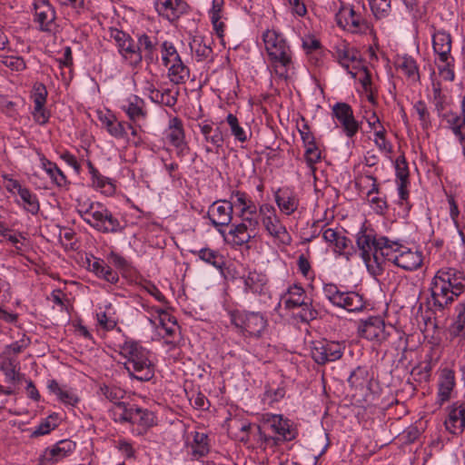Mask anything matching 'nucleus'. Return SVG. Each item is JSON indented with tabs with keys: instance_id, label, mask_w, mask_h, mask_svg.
Returning <instances> with one entry per match:
<instances>
[{
	"instance_id": "obj_17",
	"label": "nucleus",
	"mask_w": 465,
	"mask_h": 465,
	"mask_svg": "<svg viewBox=\"0 0 465 465\" xmlns=\"http://www.w3.org/2000/svg\"><path fill=\"white\" fill-rule=\"evenodd\" d=\"M332 114L348 137L351 138L357 134L360 124L355 120L351 105L346 103H337L332 107Z\"/></svg>"
},
{
	"instance_id": "obj_14",
	"label": "nucleus",
	"mask_w": 465,
	"mask_h": 465,
	"mask_svg": "<svg viewBox=\"0 0 465 465\" xmlns=\"http://www.w3.org/2000/svg\"><path fill=\"white\" fill-rule=\"evenodd\" d=\"M233 206L231 202L220 200L210 205L207 217L211 223L221 234H224L223 228L227 227L232 220Z\"/></svg>"
},
{
	"instance_id": "obj_60",
	"label": "nucleus",
	"mask_w": 465,
	"mask_h": 465,
	"mask_svg": "<svg viewBox=\"0 0 465 465\" xmlns=\"http://www.w3.org/2000/svg\"><path fill=\"white\" fill-rule=\"evenodd\" d=\"M96 275L104 279L110 283H116L119 280L118 273L106 263L102 264V267L97 272Z\"/></svg>"
},
{
	"instance_id": "obj_10",
	"label": "nucleus",
	"mask_w": 465,
	"mask_h": 465,
	"mask_svg": "<svg viewBox=\"0 0 465 465\" xmlns=\"http://www.w3.org/2000/svg\"><path fill=\"white\" fill-rule=\"evenodd\" d=\"M231 322L251 336L260 337L267 326V320L260 312L232 311L230 313Z\"/></svg>"
},
{
	"instance_id": "obj_27",
	"label": "nucleus",
	"mask_w": 465,
	"mask_h": 465,
	"mask_svg": "<svg viewBox=\"0 0 465 465\" xmlns=\"http://www.w3.org/2000/svg\"><path fill=\"white\" fill-rule=\"evenodd\" d=\"M275 202L280 210L287 215L293 213L299 206L298 199L288 190H279L275 193Z\"/></svg>"
},
{
	"instance_id": "obj_55",
	"label": "nucleus",
	"mask_w": 465,
	"mask_h": 465,
	"mask_svg": "<svg viewBox=\"0 0 465 465\" xmlns=\"http://www.w3.org/2000/svg\"><path fill=\"white\" fill-rule=\"evenodd\" d=\"M396 176L400 182H409L408 163L403 155L399 156L395 162Z\"/></svg>"
},
{
	"instance_id": "obj_28",
	"label": "nucleus",
	"mask_w": 465,
	"mask_h": 465,
	"mask_svg": "<svg viewBox=\"0 0 465 465\" xmlns=\"http://www.w3.org/2000/svg\"><path fill=\"white\" fill-rule=\"evenodd\" d=\"M455 385L454 372L450 370H443L439 381V399L441 402L450 399V392Z\"/></svg>"
},
{
	"instance_id": "obj_59",
	"label": "nucleus",
	"mask_w": 465,
	"mask_h": 465,
	"mask_svg": "<svg viewBox=\"0 0 465 465\" xmlns=\"http://www.w3.org/2000/svg\"><path fill=\"white\" fill-rule=\"evenodd\" d=\"M323 293L328 301L336 306L338 300L341 296V291L333 283H327L323 287Z\"/></svg>"
},
{
	"instance_id": "obj_6",
	"label": "nucleus",
	"mask_w": 465,
	"mask_h": 465,
	"mask_svg": "<svg viewBox=\"0 0 465 465\" xmlns=\"http://www.w3.org/2000/svg\"><path fill=\"white\" fill-rule=\"evenodd\" d=\"M82 219L95 230L104 233H114L122 230L117 218L106 208L95 209L94 203H91L85 210H79Z\"/></svg>"
},
{
	"instance_id": "obj_3",
	"label": "nucleus",
	"mask_w": 465,
	"mask_h": 465,
	"mask_svg": "<svg viewBox=\"0 0 465 465\" xmlns=\"http://www.w3.org/2000/svg\"><path fill=\"white\" fill-rule=\"evenodd\" d=\"M120 354L127 359L124 368L129 375L141 381H148L154 376V367L149 358V351L134 341H126L119 346Z\"/></svg>"
},
{
	"instance_id": "obj_44",
	"label": "nucleus",
	"mask_w": 465,
	"mask_h": 465,
	"mask_svg": "<svg viewBox=\"0 0 465 465\" xmlns=\"http://www.w3.org/2000/svg\"><path fill=\"white\" fill-rule=\"evenodd\" d=\"M193 455L196 458L203 457L209 452L207 435L202 432H195L192 444Z\"/></svg>"
},
{
	"instance_id": "obj_34",
	"label": "nucleus",
	"mask_w": 465,
	"mask_h": 465,
	"mask_svg": "<svg viewBox=\"0 0 465 465\" xmlns=\"http://www.w3.org/2000/svg\"><path fill=\"white\" fill-rule=\"evenodd\" d=\"M134 405L118 402L110 410L113 420L119 423H130Z\"/></svg>"
},
{
	"instance_id": "obj_29",
	"label": "nucleus",
	"mask_w": 465,
	"mask_h": 465,
	"mask_svg": "<svg viewBox=\"0 0 465 465\" xmlns=\"http://www.w3.org/2000/svg\"><path fill=\"white\" fill-rule=\"evenodd\" d=\"M200 132L204 136V140L216 148L222 147L223 143V135L219 126L213 127L207 123L199 124Z\"/></svg>"
},
{
	"instance_id": "obj_2",
	"label": "nucleus",
	"mask_w": 465,
	"mask_h": 465,
	"mask_svg": "<svg viewBox=\"0 0 465 465\" xmlns=\"http://www.w3.org/2000/svg\"><path fill=\"white\" fill-rule=\"evenodd\" d=\"M356 244L370 273L374 276L381 275L383 272L384 258L392 249L389 239H377L371 230L362 228L356 235Z\"/></svg>"
},
{
	"instance_id": "obj_64",
	"label": "nucleus",
	"mask_w": 465,
	"mask_h": 465,
	"mask_svg": "<svg viewBox=\"0 0 465 465\" xmlns=\"http://www.w3.org/2000/svg\"><path fill=\"white\" fill-rule=\"evenodd\" d=\"M116 447L126 458H133L134 456V450L127 440H119Z\"/></svg>"
},
{
	"instance_id": "obj_36",
	"label": "nucleus",
	"mask_w": 465,
	"mask_h": 465,
	"mask_svg": "<svg viewBox=\"0 0 465 465\" xmlns=\"http://www.w3.org/2000/svg\"><path fill=\"white\" fill-rule=\"evenodd\" d=\"M143 104V100L134 95L133 99H130L126 104L122 106V109L126 113L129 119L134 122L145 116Z\"/></svg>"
},
{
	"instance_id": "obj_46",
	"label": "nucleus",
	"mask_w": 465,
	"mask_h": 465,
	"mask_svg": "<svg viewBox=\"0 0 465 465\" xmlns=\"http://www.w3.org/2000/svg\"><path fill=\"white\" fill-rule=\"evenodd\" d=\"M100 392L111 401L114 406L118 402H123L121 400L125 396V391L117 386L103 385L100 387Z\"/></svg>"
},
{
	"instance_id": "obj_26",
	"label": "nucleus",
	"mask_w": 465,
	"mask_h": 465,
	"mask_svg": "<svg viewBox=\"0 0 465 465\" xmlns=\"http://www.w3.org/2000/svg\"><path fill=\"white\" fill-rule=\"evenodd\" d=\"M267 282L268 280L265 274L256 271L250 272L244 278L245 292L265 294L267 291Z\"/></svg>"
},
{
	"instance_id": "obj_63",
	"label": "nucleus",
	"mask_w": 465,
	"mask_h": 465,
	"mask_svg": "<svg viewBox=\"0 0 465 465\" xmlns=\"http://www.w3.org/2000/svg\"><path fill=\"white\" fill-rule=\"evenodd\" d=\"M444 65L442 67L439 66V73L440 76L446 81H453L455 77L454 71L452 69V64L450 62V59L447 62H442Z\"/></svg>"
},
{
	"instance_id": "obj_61",
	"label": "nucleus",
	"mask_w": 465,
	"mask_h": 465,
	"mask_svg": "<svg viewBox=\"0 0 465 465\" xmlns=\"http://www.w3.org/2000/svg\"><path fill=\"white\" fill-rule=\"evenodd\" d=\"M298 131L301 134L304 145L315 143L314 136L312 133L310 131V127L308 124L305 122L304 118H302V125H298Z\"/></svg>"
},
{
	"instance_id": "obj_4",
	"label": "nucleus",
	"mask_w": 465,
	"mask_h": 465,
	"mask_svg": "<svg viewBox=\"0 0 465 465\" xmlns=\"http://www.w3.org/2000/svg\"><path fill=\"white\" fill-rule=\"evenodd\" d=\"M265 49L274 63L273 71L282 79L287 78L288 66L292 63L291 50L282 35L267 30L262 35Z\"/></svg>"
},
{
	"instance_id": "obj_50",
	"label": "nucleus",
	"mask_w": 465,
	"mask_h": 465,
	"mask_svg": "<svg viewBox=\"0 0 465 465\" xmlns=\"http://www.w3.org/2000/svg\"><path fill=\"white\" fill-rule=\"evenodd\" d=\"M226 122L231 128L232 134L236 140L242 143L247 141V134L243 128L240 126L238 119L234 114H229L226 117Z\"/></svg>"
},
{
	"instance_id": "obj_18",
	"label": "nucleus",
	"mask_w": 465,
	"mask_h": 465,
	"mask_svg": "<svg viewBox=\"0 0 465 465\" xmlns=\"http://www.w3.org/2000/svg\"><path fill=\"white\" fill-rule=\"evenodd\" d=\"M153 5L157 14L170 22L176 21L188 9L183 0H154Z\"/></svg>"
},
{
	"instance_id": "obj_24",
	"label": "nucleus",
	"mask_w": 465,
	"mask_h": 465,
	"mask_svg": "<svg viewBox=\"0 0 465 465\" xmlns=\"http://www.w3.org/2000/svg\"><path fill=\"white\" fill-rule=\"evenodd\" d=\"M446 429L453 433L458 434L463 431L465 428V405L454 404L450 411L448 419L445 420Z\"/></svg>"
},
{
	"instance_id": "obj_47",
	"label": "nucleus",
	"mask_w": 465,
	"mask_h": 465,
	"mask_svg": "<svg viewBox=\"0 0 465 465\" xmlns=\"http://www.w3.org/2000/svg\"><path fill=\"white\" fill-rule=\"evenodd\" d=\"M103 123L105 124L108 133L117 138L122 139L126 137L125 124L126 123L119 122L115 118H106Z\"/></svg>"
},
{
	"instance_id": "obj_38",
	"label": "nucleus",
	"mask_w": 465,
	"mask_h": 465,
	"mask_svg": "<svg viewBox=\"0 0 465 465\" xmlns=\"http://www.w3.org/2000/svg\"><path fill=\"white\" fill-rule=\"evenodd\" d=\"M336 55L341 66L349 68L351 63H359V52L343 45L336 50Z\"/></svg>"
},
{
	"instance_id": "obj_31",
	"label": "nucleus",
	"mask_w": 465,
	"mask_h": 465,
	"mask_svg": "<svg viewBox=\"0 0 465 465\" xmlns=\"http://www.w3.org/2000/svg\"><path fill=\"white\" fill-rule=\"evenodd\" d=\"M192 253L197 254L199 258L206 263L213 265L216 269L222 270L224 265V259L217 251L210 248H203L199 251H192Z\"/></svg>"
},
{
	"instance_id": "obj_37",
	"label": "nucleus",
	"mask_w": 465,
	"mask_h": 465,
	"mask_svg": "<svg viewBox=\"0 0 465 465\" xmlns=\"http://www.w3.org/2000/svg\"><path fill=\"white\" fill-rule=\"evenodd\" d=\"M452 337H465V300L457 306V318L450 327Z\"/></svg>"
},
{
	"instance_id": "obj_20",
	"label": "nucleus",
	"mask_w": 465,
	"mask_h": 465,
	"mask_svg": "<svg viewBox=\"0 0 465 465\" xmlns=\"http://www.w3.org/2000/svg\"><path fill=\"white\" fill-rule=\"evenodd\" d=\"M32 97L35 103L33 112L35 121L39 124H46L49 119V114L45 109L47 97V90L45 85L42 83H35L33 86Z\"/></svg>"
},
{
	"instance_id": "obj_19",
	"label": "nucleus",
	"mask_w": 465,
	"mask_h": 465,
	"mask_svg": "<svg viewBox=\"0 0 465 465\" xmlns=\"http://www.w3.org/2000/svg\"><path fill=\"white\" fill-rule=\"evenodd\" d=\"M35 22L39 24V29L50 32L55 20V12L47 0H34Z\"/></svg>"
},
{
	"instance_id": "obj_12",
	"label": "nucleus",
	"mask_w": 465,
	"mask_h": 465,
	"mask_svg": "<svg viewBox=\"0 0 465 465\" xmlns=\"http://www.w3.org/2000/svg\"><path fill=\"white\" fill-rule=\"evenodd\" d=\"M344 347L337 341L327 340L314 341L311 345V355L318 364L324 365L341 358Z\"/></svg>"
},
{
	"instance_id": "obj_41",
	"label": "nucleus",
	"mask_w": 465,
	"mask_h": 465,
	"mask_svg": "<svg viewBox=\"0 0 465 465\" xmlns=\"http://www.w3.org/2000/svg\"><path fill=\"white\" fill-rule=\"evenodd\" d=\"M432 97L431 102L434 104L435 110L438 115H441L446 109L448 104L447 96L441 90L440 83L438 81H432Z\"/></svg>"
},
{
	"instance_id": "obj_56",
	"label": "nucleus",
	"mask_w": 465,
	"mask_h": 465,
	"mask_svg": "<svg viewBox=\"0 0 465 465\" xmlns=\"http://www.w3.org/2000/svg\"><path fill=\"white\" fill-rule=\"evenodd\" d=\"M414 110L419 115V119L424 128H427L430 124V113L427 109L425 102L420 100L415 103Z\"/></svg>"
},
{
	"instance_id": "obj_11",
	"label": "nucleus",
	"mask_w": 465,
	"mask_h": 465,
	"mask_svg": "<svg viewBox=\"0 0 465 465\" xmlns=\"http://www.w3.org/2000/svg\"><path fill=\"white\" fill-rule=\"evenodd\" d=\"M111 37L115 41L117 49L122 57L128 62V64L135 67L143 61V54H140L137 44L126 33L114 29L111 31Z\"/></svg>"
},
{
	"instance_id": "obj_53",
	"label": "nucleus",
	"mask_w": 465,
	"mask_h": 465,
	"mask_svg": "<svg viewBox=\"0 0 465 465\" xmlns=\"http://www.w3.org/2000/svg\"><path fill=\"white\" fill-rule=\"evenodd\" d=\"M151 98L153 101H155L159 104H163L167 106H173L177 102L176 97L171 94L170 90H165L164 92L152 90Z\"/></svg>"
},
{
	"instance_id": "obj_54",
	"label": "nucleus",
	"mask_w": 465,
	"mask_h": 465,
	"mask_svg": "<svg viewBox=\"0 0 465 465\" xmlns=\"http://www.w3.org/2000/svg\"><path fill=\"white\" fill-rule=\"evenodd\" d=\"M306 150L304 153L305 160L308 165L311 168H313V165L320 162L322 158V153L315 143L305 145Z\"/></svg>"
},
{
	"instance_id": "obj_5",
	"label": "nucleus",
	"mask_w": 465,
	"mask_h": 465,
	"mask_svg": "<svg viewBox=\"0 0 465 465\" xmlns=\"http://www.w3.org/2000/svg\"><path fill=\"white\" fill-rule=\"evenodd\" d=\"M264 426L269 427L277 436L266 435L262 430V428L257 426L256 430L260 447H274L279 445L282 441L292 440L297 435L296 429L293 427L292 422L288 419H284L282 415H266L264 417Z\"/></svg>"
},
{
	"instance_id": "obj_22",
	"label": "nucleus",
	"mask_w": 465,
	"mask_h": 465,
	"mask_svg": "<svg viewBox=\"0 0 465 465\" xmlns=\"http://www.w3.org/2000/svg\"><path fill=\"white\" fill-rule=\"evenodd\" d=\"M440 117L446 122L447 127L452 131L454 135L459 138L460 142L465 140V95L461 103V114H458L452 111L443 113Z\"/></svg>"
},
{
	"instance_id": "obj_43",
	"label": "nucleus",
	"mask_w": 465,
	"mask_h": 465,
	"mask_svg": "<svg viewBox=\"0 0 465 465\" xmlns=\"http://www.w3.org/2000/svg\"><path fill=\"white\" fill-rule=\"evenodd\" d=\"M137 47L139 48V52L142 54L144 52V58L147 61H153V53L156 48V43H154L150 36L145 34H143L138 36L137 40Z\"/></svg>"
},
{
	"instance_id": "obj_48",
	"label": "nucleus",
	"mask_w": 465,
	"mask_h": 465,
	"mask_svg": "<svg viewBox=\"0 0 465 465\" xmlns=\"http://www.w3.org/2000/svg\"><path fill=\"white\" fill-rule=\"evenodd\" d=\"M399 66L409 78L413 81L420 80L419 68L416 61L412 57L407 55L403 56Z\"/></svg>"
},
{
	"instance_id": "obj_9",
	"label": "nucleus",
	"mask_w": 465,
	"mask_h": 465,
	"mask_svg": "<svg viewBox=\"0 0 465 465\" xmlns=\"http://www.w3.org/2000/svg\"><path fill=\"white\" fill-rule=\"evenodd\" d=\"M259 215L261 216L264 229L271 236L284 244L291 243V235L285 226L281 223L276 214V210L272 205L269 203L262 204L259 208Z\"/></svg>"
},
{
	"instance_id": "obj_58",
	"label": "nucleus",
	"mask_w": 465,
	"mask_h": 465,
	"mask_svg": "<svg viewBox=\"0 0 465 465\" xmlns=\"http://www.w3.org/2000/svg\"><path fill=\"white\" fill-rule=\"evenodd\" d=\"M386 130L383 126H381V129H378L374 134L375 139L374 143L378 146L379 149L384 152L390 153L391 151V144L386 140L385 137Z\"/></svg>"
},
{
	"instance_id": "obj_52",
	"label": "nucleus",
	"mask_w": 465,
	"mask_h": 465,
	"mask_svg": "<svg viewBox=\"0 0 465 465\" xmlns=\"http://www.w3.org/2000/svg\"><path fill=\"white\" fill-rule=\"evenodd\" d=\"M0 63L13 71H22L25 68V62L20 56L1 54Z\"/></svg>"
},
{
	"instance_id": "obj_51",
	"label": "nucleus",
	"mask_w": 465,
	"mask_h": 465,
	"mask_svg": "<svg viewBox=\"0 0 465 465\" xmlns=\"http://www.w3.org/2000/svg\"><path fill=\"white\" fill-rule=\"evenodd\" d=\"M371 9L378 19L384 17L391 9V0H371Z\"/></svg>"
},
{
	"instance_id": "obj_23",
	"label": "nucleus",
	"mask_w": 465,
	"mask_h": 465,
	"mask_svg": "<svg viewBox=\"0 0 465 465\" xmlns=\"http://www.w3.org/2000/svg\"><path fill=\"white\" fill-rule=\"evenodd\" d=\"M336 307L349 312H361L366 307V301L363 295L357 292H341Z\"/></svg>"
},
{
	"instance_id": "obj_35",
	"label": "nucleus",
	"mask_w": 465,
	"mask_h": 465,
	"mask_svg": "<svg viewBox=\"0 0 465 465\" xmlns=\"http://www.w3.org/2000/svg\"><path fill=\"white\" fill-rule=\"evenodd\" d=\"M18 364L15 359H6L1 363L0 370L4 372L6 381L16 383L22 381L24 375L16 371Z\"/></svg>"
},
{
	"instance_id": "obj_7",
	"label": "nucleus",
	"mask_w": 465,
	"mask_h": 465,
	"mask_svg": "<svg viewBox=\"0 0 465 465\" xmlns=\"http://www.w3.org/2000/svg\"><path fill=\"white\" fill-rule=\"evenodd\" d=\"M82 219L95 230L104 233H114L122 230L117 218L106 208L95 209L94 203H91L85 210H79Z\"/></svg>"
},
{
	"instance_id": "obj_57",
	"label": "nucleus",
	"mask_w": 465,
	"mask_h": 465,
	"mask_svg": "<svg viewBox=\"0 0 465 465\" xmlns=\"http://www.w3.org/2000/svg\"><path fill=\"white\" fill-rule=\"evenodd\" d=\"M284 395L285 390L282 387L276 389L267 388L263 395V401L272 404L282 400Z\"/></svg>"
},
{
	"instance_id": "obj_25",
	"label": "nucleus",
	"mask_w": 465,
	"mask_h": 465,
	"mask_svg": "<svg viewBox=\"0 0 465 465\" xmlns=\"http://www.w3.org/2000/svg\"><path fill=\"white\" fill-rule=\"evenodd\" d=\"M432 46L440 62H447L450 58L451 36L449 33L436 32L432 37Z\"/></svg>"
},
{
	"instance_id": "obj_1",
	"label": "nucleus",
	"mask_w": 465,
	"mask_h": 465,
	"mask_svg": "<svg viewBox=\"0 0 465 465\" xmlns=\"http://www.w3.org/2000/svg\"><path fill=\"white\" fill-rule=\"evenodd\" d=\"M465 290V275L454 268L440 269L431 282L433 306L443 311Z\"/></svg>"
},
{
	"instance_id": "obj_15",
	"label": "nucleus",
	"mask_w": 465,
	"mask_h": 465,
	"mask_svg": "<svg viewBox=\"0 0 465 465\" xmlns=\"http://www.w3.org/2000/svg\"><path fill=\"white\" fill-rule=\"evenodd\" d=\"M337 25L351 33L365 34L370 30L369 23L362 19L353 8L341 7L335 15Z\"/></svg>"
},
{
	"instance_id": "obj_62",
	"label": "nucleus",
	"mask_w": 465,
	"mask_h": 465,
	"mask_svg": "<svg viewBox=\"0 0 465 465\" xmlns=\"http://www.w3.org/2000/svg\"><path fill=\"white\" fill-rule=\"evenodd\" d=\"M333 245L335 252L341 254H350V252H347L346 250L349 249V247L351 245V241L348 239L346 236L340 233Z\"/></svg>"
},
{
	"instance_id": "obj_42",
	"label": "nucleus",
	"mask_w": 465,
	"mask_h": 465,
	"mask_svg": "<svg viewBox=\"0 0 465 465\" xmlns=\"http://www.w3.org/2000/svg\"><path fill=\"white\" fill-rule=\"evenodd\" d=\"M240 217L242 223L245 224L251 232L258 234L261 216L257 213V208L251 206L249 207V211L240 212Z\"/></svg>"
},
{
	"instance_id": "obj_40",
	"label": "nucleus",
	"mask_w": 465,
	"mask_h": 465,
	"mask_svg": "<svg viewBox=\"0 0 465 465\" xmlns=\"http://www.w3.org/2000/svg\"><path fill=\"white\" fill-rule=\"evenodd\" d=\"M42 166L45 172L49 174L50 178L58 185L63 186L66 183V176L57 167V165L47 160L45 156L41 158Z\"/></svg>"
},
{
	"instance_id": "obj_33",
	"label": "nucleus",
	"mask_w": 465,
	"mask_h": 465,
	"mask_svg": "<svg viewBox=\"0 0 465 465\" xmlns=\"http://www.w3.org/2000/svg\"><path fill=\"white\" fill-rule=\"evenodd\" d=\"M190 76L189 68L183 63L182 59L173 62L169 68V77L171 82L175 84H181L186 82Z\"/></svg>"
},
{
	"instance_id": "obj_45",
	"label": "nucleus",
	"mask_w": 465,
	"mask_h": 465,
	"mask_svg": "<svg viewBox=\"0 0 465 465\" xmlns=\"http://www.w3.org/2000/svg\"><path fill=\"white\" fill-rule=\"evenodd\" d=\"M23 201L25 209L32 214H36L40 210V204L35 194L31 193L27 188L20 190L18 193Z\"/></svg>"
},
{
	"instance_id": "obj_16",
	"label": "nucleus",
	"mask_w": 465,
	"mask_h": 465,
	"mask_svg": "<svg viewBox=\"0 0 465 465\" xmlns=\"http://www.w3.org/2000/svg\"><path fill=\"white\" fill-rule=\"evenodd\" d=\"M361 337L370 341H375L381 343L387 340L390 333L386 331L385 322L380 317H370L362 322L358 328Z\"/></svg>"
},
{
	"instance_id": "obj_39",
	"label": "nucleus",
	"mask_w": 465,
	"mask_h": 465,
	"mask_svg": "<svg viewBox=\"0 0 465 465\" xmlns=\"http://www.w3.org/2000/svg\"><path fill=\"white\" fill-rule=\"evenodd\" d=\"M153 413L146 409H142L134 406L132 420L130 424H137L143 428H148L153 425Z\"/></svg>"
},
{
	"instance_id": "obj_32",
	"label": "nucleus",
	"mask_w": 465,
	"mask_h": 465,
	"mask_svg": "<svg viewBox=\"0 0 465 465\" xmlns=\"http://www.w3.org/2000/svg\"><path fill=\"white\" fill-rule=\"evenodd\" d=\"M74 444L71 440H61L51 449H46L45 451V459L49 460H55L64 458L74 449Z\"/></svg>"
},
{
	"instance_id": "obj_49",
	"label": "nucleus",
	"mask_w": 465,
	"mask_h": 465,
	"mask_svg": "<svg viewBox=\"0 0 465 465\" xmlns=\"http://www.w3.org/2000/svg\"><path fill=\"white\" fill-rule=\"evenodd\" d=\"M192 51L195 53L198 61L208 59L213 54L212 47L203 43L202 39H193L190 45Z\"/></svg>"
},
{
	"instance_id": "obj_13",
	"label": "nucleus",
	"mask_w": 465,
	"mask_h": 465,
	"mask_svg": "<svg viewBox=\"0 0 465 465\" xmlns=\"http://www.w3.org/2000/svg\"><path fill=\"white\" fill-rule=\"evenodd\" d=\"M391 244L392 249L389 251V255L385 256L384 261L391 262L406 271L416 270L421 265L422 257L419 252H412L410 249L401 251L397 243Z\"/></svg>"
},
{
	"instance_id": "obj_8",
	"label": "nucleus",
	"mask_w": 465,
	"mask_h": 465,
	"mask_svg": "<svg viewBox=\"0 0 465 465\" xmlns=\"http://www.w3.org/2000/svg\"><path fill=\"white\" fill-rule=\"evenodd\" d=\"M284 307L292 310L301 307L302 322H310L318 317V312L312 307V300L306 295L304 289L299 285L290 286L282 297Z\"/></svg>"
},
{
	"instance_id": "obj_30",
	"label": "nucleus",
	"mask_w": 465,
	"mask_h": 465,
	"mask_svg": "<svg viewBox=\"0 0 465 465\" xmlns=\"http://www.w3.org/2000/svg\"><path fill=\"white\" fill-rule=\"evenodd\" d=\"M229 234L233 237L234 243L240 246L248 243L251 239L257 235V233L251 232L242 222L238 224H233L229 231Z\"/></svg>"
},
{
	"instance_id": "obj_21",
	"label": "nucleus",
	"mask_w": 465,
	"mask_h": 465,
	"mask_svg": "<svg viewBox=\"0 0 465 465\" xmlns=\"http://www.w3.org/2000/svg\"><path fill=\"white\" fill-rule=\"evenodd\" d=\"M168 139L170 143L176 148L177 155L183 157L189 153V147L184 141V132L182 121L174 117L170 120Z\"/></svg>"
}]
</instances>
